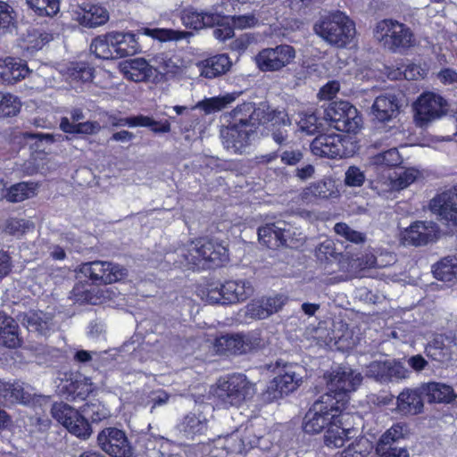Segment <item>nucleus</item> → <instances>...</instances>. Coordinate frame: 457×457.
I'll return each instance as SVG.
<instances>
[{"label":"nucleus","instance_id":"obj_1","mask_svg":"<svg viewBox=\"0 0 457 457\" xmlns=\"http://www.w3.org/2000/svg\"><path fill=\"white\" fill-rule=\"evenodd\" d=\"M165 258L178 268L210 269L220 266L228 260V249L218 241L199 238L179 245Z\"/></svg>","mask_w":457,"mask_h":457},{"label":"nucleus","instance_id":"obj_2","mask_svg":"<svg viewBox=\"0 0 457 457\" xmlns=\"http://www.w3.org/2000/svg\"><path fill=\"white\" fill-rule=\"evenodd\" d=\"M314 30L328 44L338 48L352 43L356 34L354 22L340 11L321 16Z\"/></svg>","mask_w":457,"mask_h":457},{"label":"nucleus","instance_id":"obj_3","mask_svg":"<svg viewBox=\"0 0 457 457\" xmlns=\"http://www.w3.org/2000/svg\"><path fill=\"white\" fill-rule=\"evenodd\" d=\"M373 37L384 48L392 52L408 49L414 46L411 29L395 20L384 19L376 23Z\"/></svg>","mask_w":457,"mask_h":457},{"label":"nucleus","instance_id":"obj_4","mask_svg":"<svg viewBox=\"0 0 457 457\" xmlns=\"http://www.w3.org/2000/svg\"><path fill=\"white\" fill-rule=\"evenodd\" d=\"M255 394L254 384L245 375L234 373L220 378L214 390V395L225 406H239Z\"/></svg>","mask_w":457,"mask_h":457},{"label":"nucleus","instance_id":"obj_5","mask_svg":"<svg viewBox=\"0 0 457 457\" xmlns=\"http://www.w3.org/2000/svg\"><path fill=\"white\" fill-rule=\"evenodd\" d=\"M339 403L333 402L330 395H324L315 401L303 418V430L309 434H318L328 428L338 413L344 411Z\"/></svg>","mask_w":457,"mask_h":457},{"label":"nucleus","instance_id":"obj_6","mask_svg":"<svg viewBox=\"0 0 457 457\" xmlns=\"http://www.w3.org/2000/svg\"><path fill=\"white\" fill-rule=\"evenodd\" d=\"M362 377L349 367H338L327 378L328 393L333 402L340 401L339 406L344 410L348 399L347 394L355 391L360 386Z\"/></svg>","mask_w":457,"mask_h":457},{"label":"nucleus","instance_id":"obj_7","mask_svg":"<svg viewBox=\"0 0 457 457\" xmlns=\"http://www.w3.org/2000/svg\"><path fill=\"white\" fill-rule=\"evenodd\" d=\"M263 340L261 331L253 330L247 334H226L215 339L213 344L217 353L240 355L262 347Z\"/></svg>","mask_w":457,"mask_h":457},{"label":"nucleus","instance_id":"obj_8","mask_svg":"<svg viewBox=\"0 0 457 457\" xmlns=\"http://www.w3.org/2000/svg\"><path fill=\"white\" fill-rule=\"evenodd\" d=\"M325 117L337 130L347 133H355L361 124L357 109L345 101L332 103Z\"/></svg>","mask_w":457,"mask_h":457},{"label":"nucleus","instance_id":"obj_9","mask_svg":"<svg viewBox=\"0 0 457 457\" xmlns=\"http://www.w3.org/2000/svg\"><path fill=\"white\" fill-rule=\"evenodd\" d=\"M288 297L283 294L264 295L251 300L243 309L245 320H262L279 312L287 303Z\"/></svg>","mask_w":457,"mask_h":457},{"label":"nucleus","instance_id":"obj_10","mask_svg":"<svg viewBox=\"0 0 457 457\" xmlns=\"http://www.w3.org/2000/svg\"><path fill=\"white\" fill-rule=\"evenodd\" d=\"M98 446L111 457H132L134 448L124 430L109 427L97 435Z\"/></svg>","mask_w":457,"mask_h":457},{"label":"nucleus","instance_id":"obj_11","mask_svg":"<svg viewBox=\"0 0 457 457\" xmlns=\"http://www.w3.org/2000/svg\"><path fill=\"white\" fill-rule=\"evenodd\" d=\"M51 413L54 419L76 436L86 439L90 436L91 428L87 420L69 404L55 403L52 406Z\"/></svg>","mask_w":457,"mask_h":457},{"label":"nucleus","instance_id":"obj_12","mask_svg":"<svg viewBox=\"0 0 457 457\" xmlns=\"http://www.w3.org/2000/svg\"><path fill=\"white\" fill-rule=\"evenodd\" d=\"M295 58V50L289 45H279L262 49L256 56V64L262 71H278L289 65Z\"/></svg>","mask_w":457,"mask_h":457},{"label":"nucleus","instance_id":"obj_13","mask_svg":"<svg viewBox=\"0 0 457 457\" xmlns=\"http://www.w3.org/2000/svg\"><path fill=\"white\" fill-rule=\"evenodd\" d=\"M304 369L297 364L285 367L284 373L275 377L267 388L268 397L275 400L295 391L302 383Z\"/></svg>","mask_w":457,"mask_h":457},{"label":"nucleus","instance_id":"obj_14","mask_svg":"<svg viewBox=\"0 0 457 457\" xmlns=\"http://www.w3.org/2000/svg\"><path fill=\"white\" fill-rule=\"evenodd\" d=\"M350 140L339 134H325L316 137L311 144L312 153L323 158H345L349 156L347 144Z\"/></svg>","mask_w":457,"mask_h":457},{"label":"nucleus","instance_id":"obj_15","mask_svg":"<svg viewBox=\"0 0 457 457\" xmlns=\"http://www.w3.org/2000/svg\"><path fill=\"white\" fill-rule=\"evenodd\" d=\"M81 272L95 283L105 285L118 282L128 275V270L122 266L104 261L84 263Z\"/></svg>","mask_w":457,"mask_h":457},{"label":"nucleus","instance_id":"obj_16","mask_svg":"<svg viewBox=\"0 0 457 457\" xmlns=\"http://www.w3.org/2000/svg\"><path fill=\"white\" fill-rule=\"evenodd\" d=\"M258 443V437L253 434V428L244 430L237 429L233 433L212 439L211 444L215 448H221L226 453H243Z\"/></svg>","mask_w":457,"mask_h":457},{"label":"nucleus","instance_id":"obj_17","mask_svg":"<svg viewBox=\"0 0 457 457\" xmlns=\"http://www.w3.org/2000/svg\"><path fill=\"white\" fill-rule=\"evenodd\" d=\"M445 100L433 92L423 93L415 103L416 119L420 125L442 117L445 113Z\"/></svg>","mask_w":457,"mask_h":457},{"label":"nucleus","instance_id":"obj_18","mask_svg":"<svg viewBox=\"0 0 457 457\" xmlns=\"http://www.w3.org/2000/svg\"><path fill=\"white\" fill-rule=\"evenodd\" d=\"M429 207L441 220L457 226V186L435 196Z\"/></svg>","mask_w":457,"mask_h":457},{"label":"nucleus","instance_id":"obj_19","mask_svg":"<svg viewBox=\"0 0 457 457\" xmlns=\"http://www.w3.org/2000/svg\"><path fill=\"white\" fill-rule=\"evenodd\" d=\"M438 228L432 221H416L402 234V242L405 245L420 246L436 239Z\"/></svg>","mask_w":457,"mask_h":457},{"label":"nucleus","instance_id":"obj_20","mask_svg":"<svg viewBox=\"0 0 457 457\" xmlns=\"http://www.w3.org/2000/svg\"><path fill=\"white\" fill-rule=\"evenodd\" d=\"M350 416L348 413L341 412L331 421L327 428L324 436L325 445L328 447L338 448L344 445L345 442L352 437L353 428L347 424Z\"/></svg>","mask_w":457,"mask_h":457},{"label":"nucleus","instance_id":"obj_21","mask_svg":"<svg viewBox=\"0 0 457 457\" xmlns=\"http://www.w3.org/2000/svg\"><path fill=\"white\" fill-rule=\"evenodd\" d=\"M401 104L398 97L390 93L377 96L370 109L372 117L380 121L386 122L396 118L400 112Z\"/></svg>","mask_w":457,"mask_h":457},{"label":"nucleus","instance_id":"obj_22","mask_svg":"<svg viewBox=\"0 0 457 457\" xmlns=\"http://www.w3.org/2000/svg\"><path fill=\"white\" fill-rule=\"evenodd\" d=\"M252 129L240 127L237 123H231L221 131L222 143L230 152L242 153L250 142V132Z\"/></svg>","mask_w":457,"mask_h":457},{"label":"nucleus","instance_id":"obj_23","mask_svg":"<svg viewBox=\"0 0 457 457\" xmlns=\"http://www.w3.org/2000/svg\"><path fill=\"white\" fill-rule=\"evenodd\" d=\"M29 73L27 63L17 58L0 59V83L12 85L25 79Z\"/></svg>","mask_w":457,"mask_h":457},{"label":"nucleus","instance_id":"obj_24","mask_svg":"<svg viewBox=\"0 0 457 457\" xmlns=\"http://www.w3.org/2000/svg\"><path fill=\"white\" fill-rule=\"evenodd\" d=\"M125 78L135 82L149 81L155 76V69L143 58H134L120 64Z\"/></svg>","mask_w":457,"mask_h":457},{"label":"nucleus","instance_id":"obj_25","mask_svg":"<svg viewBox=\"0 0 457 457\" xmlns=\"http://www.w3.org/2000/svg\"><path fill=\"white\" fill-rule=\"evenodd\" d=\"M337 195V189L332 179H324L312 183L300 193L299 197L304 204H310L316 199H328Z\"/></svg>","mask_w":457,"mask_h":457},{"label":"nucleus","instance_id":"obj_26","mask_svg":"<svg viewBox=\"0 0 457 457\" xmlns=\"http://www.w3.org/2000/svg\"><path fill=\"white\" fill-rule=\"evenodd\" d=\"M423 392L420 388H405L396 399V409L403 415H416L422 411L424 404L421 398Z\"/></svg>","mask_w":457,"mask_h":457},{"label":"nucleus","instance_id":"obj_27","mask_svg":"<svg viewBox=\"0 0 457 457\" xmlns=\"http://www.w3.org/2000/svg\"><path fill=\"white\" fill-rule=\"evenodd\" d=\"M73 12V19L85 27L100 26L109 20L108 11L101 5L78 6Z\"/></svg>","mask_w":457,"mask_h":457},{"label":"nucleus","instance_id":"obj_28","mask_svg":"<svg viewBox=\"0 0 457 457\" xmlns=\"http://www.w3.org/2000/svg\"><path fill=\"white\" fill-rule=\"evenodd\" d=\"M254 292L252 283L245 279L228 280L223 284L225 303L233 304L245 301Z\"/></svg>","mask_w":457,"mask_h":457},{"label":"nucleus","instance_id":"obj_29","mask_svg":"<svg viewBox=\"0 0 457 457\" xmlns=\"http://www.w3.org/2000/svg\"><path fill=\"white\" fill-rule=\"evenodd\" d=\"M19 326L13 318L0 311V346L16 348L21 344Z\"/></svg>","mask_w":457,"mask_h":457},{"label":"nucleus","instance_id":"obj_30","mask_svg":"<svg viewBox=\"0 0 457 457\" xmlns=\"http://www.w3.org/2000/svg\"><path fill=\"white\" fill-rule=\"evenodd\" d=\"M0 400L6 404H29L32 395L24 390L20 382H7L0 380Z\"/></svg>","mask_w":457,"mask_h":457},{"label":"nucleus","instance_id":"obj_31","mask_svg":"<svg viewBox=\"0 0 457 457\" xmlns=\"http://www.w3.org/2000/svg\"><path fill=\"white\" fill-rule=\"evenodd\" d=\"M111 45L116 58L133 55L139 51V45L134 34L130 32H111Z\"/></svg>","mask_w":457,"mask_h":457},{"label":"nucleus","instance_id":"obj_32","mask_svg":"<svg viewBox=\"0 0 457 457\" xmlns=\"http://www.w3.org/2000/svg\"><path fill=\"white\" fill-rule=\"evenodd\" d=\"M208 420L201 413L190 412L187 414L178 425V429L187 439H194L195 436L203 435L207 430Z\"/></svg>","mask_w":457,"mask_h":457},{"label":"nucleus","instance_id":"obj_33","mask_svg":"<svg viewBox=\"0 0 457 457\" xmlns=\"http://www.w3.org/2000/svg\"><path fill=\"white\" fill-rule=\"evenodd\" d=\"M408 435V427L404 423H395L385 431L377 442L375 448L395 450L407 448L401 445V441Z\"/></svg>","mask_w":457,"mask_h":457},{"label":"nucleus","instance_id":"obj_34","mask_svg":"<svg viewBox=\"0 0 457 457\" xmlns=\"http://www.w3.org/2000/svg\"><path fill=\"white\" fill-rule=\"evenodd\" d=\"M425 353L432 361L440 365H446L453 357V351L448 338L442 335L436 336L425 348Z\"/></svg>","mask_w":457,"mask_h":457},{"label":"nucleus","instance_id":"obj_35","mask_svg":"<svg viewBox=\"0 0 457 457\" xmlns=\"http://www.w3.org/2000/svg\"><path fill=\"white\" fill-rule=\"evenodd\" d=\"M220 17L217 13L199 12L194 9H186L181 14L183 25L188 29H201L212 27L220 22Z\"/></svg>","mask_w":457,"mask_h":457},{"label":"nucleus","instance_id":"obj_36","mask_svg":"<svg viewBox=\"0 0 457 457\" xmlns=\"http://www.w3.org/2000/svg\"><path fill=\"white\" fill-rule=\"evenodd\" d=\"M231 66L232 62L227 54H217L200 63L201 75L207 79H214L228 72Z\"/></svg>","mask_w":457,"mask_h":457},{"label":"nucleus","instance_id":"obj_37","mask_svg":"<svg viewBox=\"0 0 457 457\" xmlns=\"http://www.w3.org/2000/svg\"><path fill=\"white\" fill-rule=\"evenodd\" d=\"M53 317L42 311H29L21 315V323L30 331L46 335L51 328Z\"/></svg>","mask_w":457,"mask_h":457},{"label":"nucleus","instance_id":"obj_38","mask_svg":"<svg viewBox=\"0 0 457 457\" xmlns=\"http://www.w3.org/2000/svg\"><path fill=\"white\" fill-rule=\"evenodd\" d=\"M282 221L266 224L258 229L259 241L270 249L282 246Z\"/></svg>","mask_w":457,"mask_h":457},{"label":"nucleus","instance_id":"obj_39","mask_svg":"<svg viewBox=\"0 0 457 457\" xmlns=\"http://www.w3.org/2000/svg\"><path fill=\"white\" fill-rule=\"evenodd\" d=\"M420 389L433 402L450 403L456 397L452 386L442 383L429 382L423 384Z\"/></svg>","mask_w":457,"mask_h":457},{"label":"nucleus","instance_id":"obj_40","mask_svg":"<svg viewBox=\"0 0 457 457\" xmlns=\"http://www.w3.org/2000/svg\"><path fill=\"white\" fill-rule=\"evenodd\" d=\"M370 187L379 195H386L388 193L398 191L395 170L391 169L377 170V177L370 182Z\"/></svg>","mask_w":457,"mask_h":457},{"label":"nucleus","instance_id":"obj_41","mask_svg":"<svg viewBox=\"0 0 457 457\" xmlns=\"http://www.w3.org/2000/svg\"><path fill=\"white\" fill-rule=\"evenodd\" d=\"M433 274L438 280L451 282L457 279V255L446 256L433 266Z\"/></svg>","mask_w":457,"mask_h":457},{"label":"nucleus","instance_id":"obj_42","mask_svg":"<svg viewBox=\"0 0 457 457\" xmlns=\"http://www.w3.org/2000/svg\"><path fill=\"white\" fill-rule=\"evenodd\" d=\"M37 184L34 182H21L12 185L4 196L8 202L20 203L36 195Z\"/></svg>","mask_w":457,"mask_h":457},{"label":"nucleus","instance_id":"obj_43","mask_svg":"<svg viewBox=\"0 0 457 457\" xmlns=\"http://www.w3.org/2000/svg\"><path fill=\"white\" fill-rule=\"evenodd\" d=\"M155 72L162 74H176L181 67V60L175 55L162 53L154 57Z\"/></svg>","mask_w":457,"mask_h":457},{"label":"nucleus","instance_id":"obj_44","mask_svg":"<svg viewBox=\"0 0 457 457\" xmlns=\"http://www.w3.org/2000/svg\"><path fill=\"white\" fill-rule=\"evenodd\" d=\"M401 163V156L396 148L393 147L370 158V164L378 170L390 169Z\"/></svg>","mask_w":457,"mask_h":457},{"label":"nucleus","instance_id":"obj_45","mask_svg":"<svg viewBox=\"0 0 457 457\" xmlns=\"http://www.w3.org/2000/svg\"><path fill=\"white\" fill-rule=\"evenodd\" d=\"M111 32L95 38L91 45V52L100 59H115L114 48L111 45Z\"/></svg>","mask_w":457,"mask_h":457},{"label":"nucleus","instance_id":"obj_46","mask_svg":"<svg viewBox=\"0 0 457 457\" xmlns=\"http://www.w3.org/2000/svg\"><path fill=\"white\" fill-rule=\"evenodd\" d=\"M35 13L42 17H54L60 12V0H26Z\"/></svg>","mask_w":457,"mask_h":457},{"label":"nucleus","instance_id":"obj_47","mask_svg":"<svg viewBox=\"0 0 457 457\" xmlns=\"http://www.w3.org/2000/svg\"><path fill=\"white\" fill-rule=\"evenodd\" d=\"M282 228V246L297 249L304 245L305 236L297 228L287 226L285 222H283Z\"/></svg>","mask_w":457,"mask_h":457},{"label":"nucleus","instance_id":"obj_48","mask_svg":"<svg viewBox=\"0 0 457 457\" xmlns=\"http://www.w3.org/2000/svg\"><path fill=\"white\" fill-rule=\"evenodd\" d=\"M372 443L366 437L357 438L341 453V457H367L372 450Z\"/></svg>","mask_w":457,"mask_h":457},{"label":"nucleus","instance_id":"obj_49","mask_svg":"<svg viewBox=\"0 0 457 457\" xmlns=\"http://www.w3.org/2000/svg\"><path fill=\"white\" fill-rule=\"evenodd\" d=\"M145 35L158 38L161 41L166 40H182L192 36L191 32L180 31L170 29H145Z\"/></svg>","mask_w":457,"mask_h":457},{"label":"nucleus","instance_id":"obj_50","mask_svg":"<svg viewBox=\"0 0 457 457\" xmlns=\"http://www.w3.org/2000/svg\"><path fill=\"white\" fill-rule=\"evenodd\" d=\"M251 112H253L252 103H243L234 108L229 115L232 118L231 123H237L238 126L247 128L252 127Z\"/></svg>","mask_w":457,"mask_h":457},{"label":"nucleus","instance_id":"obj_51","mask_svg":"<svg viewBox=\"0 0 457 457\" xmlns=\"http://www.w3.org/2000/svg\"><path fill=\"white\" fill-rule=\"evenodd\" d=\"M236 96L232 94H227L223 96L212 97L205 99L199 103V107L202 108L205 112L211 113L212 112L220 111L226 108L229 104L233 103Z\"/></svg>","mask_w":457,"mask_h":457},{"label":"nucleus","instance_id":"obj_52","mask_svg":"<svg viewBox=\"0 0 457 457\" xmlns=\"http://www.w3.org/2000/svg\"><path fill=\"white\" fill-rule=\"evenodd\" d=\"M297 124L301 131L308 135H314L321 129L322 120L314 112H303L300 113Z\"/></svg>","mask_w":457,"mask_h":457},{"label":"nucleus","instance_id":"obj_53","mask_svg":"<svg viewBox=\"0 0 457 457\" xmlns=\"http://www.w3.org/2000/svg\"><path fill=\"white\" fill-rule=\"evenodd\" d=\"M21 108V103L15 96L0 91V116H14Z\"/></svg>","mask_w":457,"mask_h":457},{"label":"nucleus","instance_id":"obj_54","mask_svg":"<svg viewBox=\"0 0 457 457\" xmlns=\"http://www.w3.org/2000/svg\"><path fill=\"white\" fill-rule=\"evenodd\" d=\"M82 412V416L90 419L93 422H100L111 416L110 411L100 403H86Z\"/></svg>","mask_w":457,"mask_h":457},{"label":"nucleus","instance_id":"obj_55","mask_svg":"<svg viewBox=\"0 0 457 457\" xmlns=\"http://www.w3.org/2000/svg\"><path fill=\"white\" fill-rule=\"evenodd\" d=\"M387 360L374 361L366 366L365 374L367 377L375 379L380 383H388Z\"/></svg>","mask_w":457,"mask_h":457},{"label":"nucleus","instance_id":"obj_56","mask_svg":"<svg viewBox=\"0 0 457 457\" xmlns=\"http://www.w3.org/2000/svg\"><path fill=\"white\" fill-rule=\"evenodd\" d=\"M334 230L338 236L354 244H361L366 240L365 234L354 230L344 222L337 223L334 227Z\"/></svg>","mask_w":457,"mask_h":457},{"label":"nucleus","instance_id":"obj_57","mask_svg":"<svg viewBox=\"0 0 457 457\" xmlns=\"http://www.w3.org/2000/svg\"><path fill=\"white\" fill-rule=\"evenodd\" d=\"M388 372V382L399 381L406 379L410 377V371L404 367V365L395 360H387Z\"/></svg>","mask_w":457,"mask_h":457},{"label":"nucleus","instance_id":"obj_58","mask_svg":"<svg viewBox=\"0 0 457 457\" xmlns=\"http://www.w3.org/2000/svg\"><path fill=\"white\" fill-rule=\"evenodd\" d=\"M13 9L7 3L0 1V32L5 33L14 26Z\"/></svg>","mask_w":457,"mask_h":457},{"label":"nucleus","instance_id":"obj_59","mask_svg":"<svg viewBox=\"0 0 457 457\" xmlns=\"http://www.w3.org/2000/svg\"><path fill=\"white\" fill-rule=\"evenodd\" d=\"M272 108L266 104H261L258 107H254L253 104V112H251L252 127L257 124H265L270 122V116Z\"/></svg>","mask_w":457,"mask_h":457},{"label":"nucleus","instance_id":"obj_60","mask_svg":"<svg viewBox=\"0 0 457 457\" xmlns=\"http://www.w3.org/2000/svg\"><path fill=\"white\" fill-rule=\"evenodd\" d=\"M365 179L364 172L356 166H350L345 174V183L351 187H361Z\"/></svg>","mask_w":457,"mask_h":457},{"label":"nucleus","instance_id":"obj_61","mask_svg":"<svg viewBox=\"0 0 457 457\" xmlns=\"http://www.w3.org/2000/svg\"><path fill=\"white\" fill-rule=\"evenodd\" d=\"M417 170L408 169L404 170H395V179L397 186V190H402L414 182L417 178Z\"/></svg>","mask_w":457,"mask_h":457},{"label":"nucleus","instance_id":"obj_62","mask_svg":"<svg viewBox=\"0 0 457 457\" xmlns=\"http://www.w3.org/2000/svg\"><path fill=\"white\" fill-rule=\"evenodd\" d=\"M112 125L114 127H123V126H129V127H137L139 125H148L149 120L146 118V116L144 115H138L135 117H129V118H116V117H111Z\"/></svg>","mask_w":457,"mask_h":457},{"label":"nucleus","instance_id":"obj_63","mask_svg":"<svg viewBox=\"0 0 457 457\" xmlns=\"http://www.w3.org/2000/svg\"><path fill=\"white\" fill-rule=\"evenodd\" d=\"M203 296L202 299L206 303L213 304V303H221L226 304L224 303V294H223V285L219 287H210L206 289V291H202Z\"/></svg>","mask_w":457,"mask_h":457},{"label":"nucleus","instance_id":"obj_64","mask_svg":"<svg viewBox=\"0 0 457 457\" xmlns=\"http://www.w3.org/2000/svg\"><path fill=\"white\" fill-rule=\"evenodd\" d=\"M30 227L32 224L25 220L10 219L6 221L5 230L12 235L19 236L29 229Z\"/></svg>","mask_w":457,"mask_h":457}]
</instances>
